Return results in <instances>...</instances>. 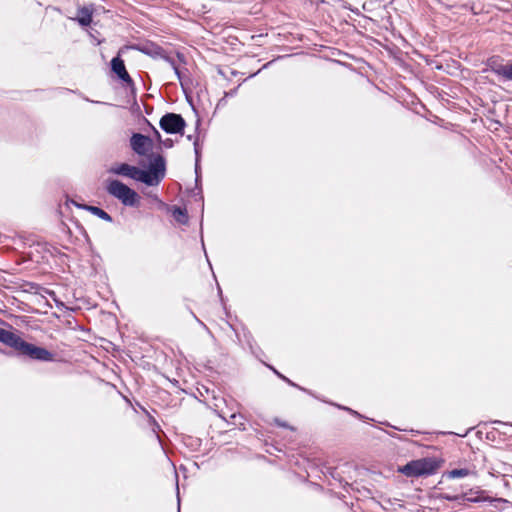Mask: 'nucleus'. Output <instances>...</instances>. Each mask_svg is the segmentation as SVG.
Segmentation results:
<instances>
[{
  "instance_id": "obj_1",
  "label": "nucleus",
  "mask_w": 512,
  "mask_h": 512,
  "mask_svg": "<svg viewBox=\"0 0 512 512\" xmlns=\"http://www.w3.org/2000/svg\"><path fill=\"white\" fill-rule=\"evenodd\" d=\"M0 342L12 348L19 356H26L33 360L51 362L54 354L43 347L35 346L23 340L17 333L0 328Z\"/></svg>"
},
{
  "instance_id": "obj_2",
  "label": "nucleus",
  "mask_w": 512,
  "mask_h": 512,
  "mask_svg": "<svg viewBox=\"0 0 512 512\" xmlns=\"http://www.w3.org/2000/svg\"><path fill=\"white\" fill-rule=\"evenodd\" d=\"M106 191L109 195L118 199L124 206L137 207L140 203L138 193L119 180H108Z\"/></svg>"
},
{
  "instance_id": "obj_3",
  "label": "nucleus",
  "mask_w": 512,
  "mask_h": 512,
  "mask_svg": "<svg viewBox=\"0 0 512 512\" xmlns=\"http://www.w3.org/2000/svg\"><path fill=\"white\" fill-rule=\"evenodd\" d=\"M159 124L161 129L169 134H182L186 126L184 118L176 113H166L160 119Z\"/></svg>"
},
{
  "instance_id": "obj_4",
  "label": "nucleus",
  "mask_w": 512,
  "mask_h": 512,
  "mask_svg": "<svg viewBox=\"0 0 512 512\" xmlns=\"http://www.w3.org/2000/svg\"><path fill=\"white\" fill-rule=\"evenodd\" d=\"M401 471L408 477L428 475L433 472V465L427 459H419L406 464Z\"/></svg>"
},
{
  "instance_id": "obj_5",
  "label": "nucleus",
  "mask_w": 512,
  "mask_h": 512,
  "mask_svg": "<svg viewBox=\"0 0 512 512\" xmlns=\"http://www.w3.org/2000/svg\"><path fill=\"white\" fill-rule=\"evenodd\" d=\"M487 70L493 72L505 81H512V62L503 64L498 56L490 57L487 60Z\"/></svg>"
},
{
  "instance_id": "obj_6",
  "label": "nucleus",
  "mask_w": 512,
  "mask_h": 512,
  "mask_svg": "<svg viewBox=\"0 0 512 512\" xmlns=\"http://www.w3.org/2000/svg\"><path fill=\"white\" fill-rule=\"evenodd\" d=\"M131 149L139 156H146L153 148V142L150 137L140 133H134L130 139Z\"/></svg>"
},
{
  "instance_id": "obj_7",
  "label": "nucleus",
  "mask_w": 512,
  "mask_h": 512,
  "mask_svg": "<svg viewBox=\"0 0 512 512\" xmlns=\"http://www.w3.org/2000/svg\"><path fill=\"white\" fill-rule=\"evenodd\" d=\"M461 498L463 501L467 502H497V503H507L508 501L502 498H491L489 496H485V491L479 490L473 492L472 490L469 493L463 494L461 497H456L455 499Z\"/></svg>"
},
{
  "instance_id": "obj_8",
  "label": "nucleus",
  "mask_w": 512,
  "mask_h": 512,
  "mask_svg": "<svg viewBox=\"0 0 512 512\" xmlns=\"http://www.w3.org/2000/svg\"><path fill=\"white\" fill-rule=\"evenodd\" d=\"M138 169L139 168L136 166H132L127 163H122L111 167L109 172L115 175L125 176L136 180Z\"/></svg>"
},
{
  "instance_id": "obj_9",
  "label": "nucleus",
  "mask_w": 512,
  "mask_h": 512,
  "mask_svg": "<svg viewBox=\"0 0 512 512\" xmlns=\"http://www.w3.org/2000/svg\"><path fill=\"white\" fill-rule=\"evenodd\" d=\"M112 71L125 83H132V79L128 74L124 61L120 57H114L111 61Z\"/></svg>"
},
{
  "instance_id": "obj_10",
  "label": "nucleus",
  "mask_w": 512,
  "mask_h": 512,
  "mask_svg": "<svg viewBox=\"0 0 512 512\" xmlns=\"http://www.w3.org/2000/svg\"><path fill=\"white\" fill-rule=\"evenodd\" d=\"M93 9L90 7H82L77 11V17L74 18L75 21L79 23L82 27H87L92 22Z\"/></svg>"
},
{
  "instance_id": "obj_11",
  "label": "nucleus",
  "mask_w": 512,
  "mask_h": 512,
  "mask_svg": "<svg viewBox=\"0 0 512 512\" xmlns=\"http://www.w3.org/2000/svg\"><path fill=\"white\" fill-rule=\"evenodd\" d=\"M161 179L162 178L160 176H155L151 170L145 171L138 169L136 180L145 183L146 185H156Z\"/></svg>"
},
{
  "instance_id": "obj_12",
  "label": "nucleus",
  "mask_w": 512,
  "mask_h": 512,
  "mask_svg": "<svg viewBox=\"0 0 512 512\" xmlns=\"http://www.w3.org/2000/svg\"><path fill=\"white\" fill-rule=\"evenodd\" d=\"M75 205L91 212L93 215L99 217L100 219H102L104 221L112 222V217L106 211H104L103 209H101L97 206L78 205L76 203H75Z\"/></svg>"
},
{
  "instance_id": "obj_13",
  "label": "nucleus",
  "mask_w": 512,
  "mask_h": 512,
  "mask_svg": "<svg viewBox=\"0 0 512 512\" xmlns=\"http://www.w3.org/2000/svg\"><path fill=\"white\" fill-rule=\"evenodd\" d=\"M150 170L155 174V176H160L163 178L165 174L164 158L162 156H157L151 164Z\"/></svg>"
},
{
  "instance_id": "obj_14",
  "label": "nucleus",
  "mask_w": 512,
  "mask_h": 512,
  "mask_svg": "<svg viewBox=\"0 0 512 512\" xmlns=\"http://www.w3.org/2000/svg\"><path fill=\"white\" fill-rule=\"evenodd\" d=\"M173 217L174 219L181 223V224H186L188 222V215H187V212L185 209H182L180 207H175L173 209Z\"/></svg>"
},
{
  "instance_id": "obj_15",
  "label": "nucleus",
  "mask_w": 512,
  "mask_h": 512,
  "mask_svg": "<svg viewBox=\"0 0 512 512\" xmlns=\"http://www.w3.org/2000/svg\"><path fill=\"white\" fill-rule=\"evenodd\" d=\"M471 474V471L467 468L453 469L447 473L448 478L456 479L463 478Z\"/></svg>"
},
{
  "instance_id": "obj_16",
  "label": "nucleus",
  "mask_w": 512,
  "mask_h": 512,
  "mask_svg": "<svg viewBox=\"0 0 512 512\" xmlns=\"http://www.w3.org/2000/svg\"><path fill=\"white\" fill-rule=\"evenodd\" d=\"M194 151L196 155V161H195V173H196V182L199 180V158H200V152H199V145L197 142H194Z\"/></svg>"
},
{
  "instance_id": "obj_17",
  "label": "nucleus",
  "mask_w": 512,
  "mask_h": 512,
  "mask_svg": "<svg viewBox=\"0 0 512 512\" xmlns=\"http://www.w3.org/2000/svg\"><path fill=\"white\" fill-rule=\"evenodd\" d=\"M167 60H168V61H169V63L171 64V66H172V68H173V70H174V72H175V74H176L177 78H178L179 80H181V72H180L179 68L177 67V65H176L175 61H174L173 59H170V58H168Z\"/></svg>"
},
{
  "instance_id": "obj_18",
  "label": "nucleus",
  "mask_w": 512,
  "mask_h": 512,
  "mask_svg": "<svg viewBox=\"0 0 512 512\" xmlns=\"http://www.w3.org/2000/svg\"><path fill=\"white\" fill-rule=\"evenodd\" d=\"M285 382H286V383H288V384H289L290 386H292V387H296V388H298V389H300V390H302V391H306V389H305V388H303V387H301V386L297 385L296 383H294L293 381H291L289 378H286V379H285Z\"/></svg>"
},
{
  "instance_id": "obj_19",
  "label": "nucleus",
  "mask_w": 512,
  "mask_h": 512,
  "mask_svg": "<svg viewBox=\"0 0 512 512\" xmlns=\"http://www.w3.org/2000/svg\"><path fill=\"white\" fill-rule=\"evenodd\" d=\"M337 407H339V408H341V409H344V410H347V411H349L350 413H352L353 415H356V416H358V417H361V415H360L357 411H354V410H352V409H350V408H348V407H342V406H340V405H337Z\"/></svg>"
},
{
  "instance_id": "obj_20",
  "label": "nucleus",
  "mask_w": 512,
  "mask_h": 512,
  "mask_svg": "<svg viewBox=\"0 0 512 512\" xmlns=\"http://www.w3.org/2000/svg\"><path fill=\"white\" fill-rule=\"evenodd\" d=\"M163 145L166 147V148H171L173 146V141L171 139H167L163 142Z\"/></svg>"
},
{
  "instance_id": "obj_21",
  "label": "nucleus",
  "mask_w": 512,
  "mask_h": 512,
  "mask_svg": "<svg viewBox=\"0 0 512 512\" xmlns=\"http://www.w3.org/2000/svg\"><path fill=\"white\" fill-rule=\"evenodd\" d=\"M276 424L281 427H288V425L285 422H282L278 419L275 420Z\"/></svg>"
},
{
  "instance_id": "obj_22",
  "label": "nucleus",
  "mask_w": 512,
  "mask_h": 512,
  "mask_svg": "<svg viewBox=\"0 0 512 512\" xmlns=\"http://www.w3.org/2000/svg\"><path fill=\"white\" fill-rule=\"evenodd\" d=\"M235 93H236V89H235V90H232L231 92H227V93H225V97L233 96V95H235Z\"/></svg>"
},
{
  "instance_id": "obj_23",
  "label": "nucleus",
  "mask_w": 512,
  "mask_h": 512,
  "mask_svg": "<svg viewBox=\"0 0 512 512\" xmlns=\"http://www.w3.org/2000/svg\"><path fill=\"white\" fill-rule=\"evenodd\" d=\"M270 368L273 370V372H274L277 376H279V375L281 374V373H280V372H278L275 368H273V367H270Z\"/></svg>"
},
{
  "instance_id": "obj_24",
  "label": "nucleus",
  "mask_w": 512,
  "mask_h": 512,
  "mask_svg": "<svg viewBox=\"0 0 512 512\" xmlns=\"http://www.w3.org/2000/svg\"><path fill=\"white\" fill-rule=\"evenodd\" d=\"M278 377H279L280 379L284 380V381H285V379L287 378V377H285V376H284V375H282V374H280Z\"/></svg>"
},
{
  "instance_id": "obj_25",
  "label": "nucleus",
  "mask_w": 512,
  "mask_h": 512,
  "mask_svg": "<svg viewBox=\"0 0 512 512\" xmlns=\"http://www.w3.org/2000/svg\"><path fill=\"white\" fill-rule=\"evenodd\" d=\"M278 377H279L280 379L284 380V381H285V379L287 378V377H285V376H284V375H282V374H280Z\"/></svg>"
},
{
  "instance_id": "obj_26",
  "label": "nucleus",
  "mask_w": 512,
  "mask_h": 512,
  "mask_svg": "<svg viewBox=\"0 0 512 512\" xmlns=\"http://www.w3.org/2000/svg\"><path fill=\"white\" fill-rule=\"evenodd\" d=\"M142 51H144L146 54H150V53H151V51H150V50H148V49H147V50H144V49H143Z\"/></svg>"
},
{
  "instance_id": "obj_27",
  "label": "nucleus",
  "mask_w": 512,
  "mask_h": 512,
  "mask_svg": "<svg viewBox=\"0 0 512 512\" xmlns=\"http://www.w3.org/2000/svg\"><path fill=\"white\" fill-rule=\"evenodd\" d=\"M155 133H156V135H157L158 137H160V134H159V132H158L157 130H155Z\"/></svg>"
}]
</instances>
